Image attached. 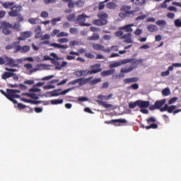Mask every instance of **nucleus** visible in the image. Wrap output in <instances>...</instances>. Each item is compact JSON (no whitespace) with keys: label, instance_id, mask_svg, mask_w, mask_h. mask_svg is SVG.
Returning a JSON list of instances; mask_svg holds the SVG:
<instances>
[{"label":"nucleus","instance_id":"52","mask_svg":"<svg viewBox=\"0 0 181 181\" xmlns=\"http://www.w3.org/2000/svg\"><path fill=\"white\" fill-rule=\"evenodd\" d=\"M54 77V75H50V76L43 77L40 80H41V81H47L48 80H50L51 78H53Z\"/></svg>","mask_w":181,"mask_h":181},{"label":"nucleus","instance_id":"60","mask_svg":"<svg viewBox=\"0 0 181 181\" xmlns=\"http://www.w3.org/2000/svg\"><path fill=\"white\" fill-rule=\"evenodd\" d=\"M129 88H132L133 90H138V88H139V85L138 83H134L130 86Z\"/></svg>","mask_w":181,"mask_h":181},{"label":"nucleus","instance_id":"10","mask_svg":"<svg viewBox=\"0 0 181 181\" xmlns=\"http://www.w3.org/2000/svg\"><path fill=\"white\" fill-rule=\"evenodd\" d=\"M89 69H90V74H97V73H100L103 71V68H101L100 64H95L91 65Z\"/></svg>","mask_w":181,"mask_h":181},{"label":"nucleus","instance_id":"27","mask_svg":"<svg viewBox=\"0 0 181 181\" xmlns=\"http://www.w3.org/2000/svg\"><path fill=\"white\" fill-rule=\"evenodd\" d=\"M147 30L148 32H151V33H153L154 32H156L158 30V26L156 25H150L147 26Z\"/></svg>","mask_w":181,"mask_h":181},{"label":"nucleus","instance_id":"31","mask_svg":"<svg viewBox=\"0 0 181 181\" xmlns=\"http://www.w3.org/2000/svg\"><path fill=\"white\" fill-rule=\"evenodd\" d=\"M132 4L137 5V6H142L145 4V0H130Z\"/></svg>","mask_w":181,"mask_h":181},{"label":"nucleus","instance_id":"38","mask_svg":"<svg viewBox=\"0 0 181 181\" xmlns=\"http://www.w3.org/2000/svg\"><path fill=\"white\" fill-rule=\"evenodd\" d=\"M98 39H100V35L97 33H93L92 36L88 37V40H98Z\"/></svg>","mask_w":181,"mask_h":181},{"label":"nucleus","instance_id":"22","mask_svg":"<svg viewBox=\"0 0 181 181\" xmlns=\"http://www.w3.org/2000/svg\"><path fill=\"white\" fill-rule=\"evenodd\" d=\"M49 46H51L52 47H56L57 49H66L69 48V46H67V45H62L57 44L56 42L50 44Z\"/></svg>","mask_w":181,"mask_h":181},{"label":"nucleus","instance_id":"8","mask_svg":"<svg viewBox=\"0 0 181 181\" xmlns=\"http://www.w3.org/2000/svg\"><path fill=\"white\" fill-rule=\"evenodd\" d=\"M134 60H135V59H124L123 60H122L121 62H117L112 64H110L109 65V69H114L115 67H119V66H122V64H127V63H131L132 62H134Z\"/></svg>","mask_w":181,"mask_h":181},{"label":"nucleus","instance_id":"4","mask_svg":"<svg viewBox=\"0 0 181 181\" xmlns=\"http://www.w3.org/2000/svg\"><path fill=\"white\" fill-rule=\"evenodd\" d=\"M23 10V8H22V6L14 4L11 8V11H8V16H11L12 18L19 16V12H22Z\"/></svg>","mask_w":181,"mask_h":181},{"label":"nucleus","instance_id":"44","mask_svg":"<svg viewBox=\"0 0 181 181\" xmlns=\"http://www.w3.org/2000/svg\"><path fill=\"white\" fill-rule=\"evenodd\" d=\"M40 91H42V90L40 88H36V86H35V85L33 86V87L32 88H30L29 90L30 93H40Z\"/></svg>","mask_w":181,"mask_h":181},{"label":"nucleus","instance_id":"64","mask_svg":"<svg viewBox=\"0 0 181 181\" xmlns=\"http://www.w3.org/2000/svg\"><path fill=\"white\" fill-rule=\"evenodd\" d=\"M166 16L168 18V19H173L175 18V14L173 13H168Z\"/></svg>","mask_w":181,"mask_h":181},{"label":"nucleus","instance_id":"49","mask_svg":"<svg viewBox=\"0 0 181 181\" xmlns=\"http://www.w3.org/2000/svg\"><path fill=\"white\" fill-rule=\"evenodd\" d=\"M81 71L82 76H88V74L91 75V72L90 70L85 69V70H81Z\"/></svg>","mask_w":181,"mask_h":181},{"label":"nucleus","instance_id":"12","mask_svg":"<svg viewBox=\"0 0 181 181\" xmlns=\"http://www.w3.org/2000/svg\"><path fill=\"white\" fill-rule=\"evenodd\" d=\"M176 108V105H170L168 104H165L164 107L160 109V112H165V111H167L168 114H172V112H175V110Z\"/></svg>","mask_w":181,"mask_h":181},{"label":"nucleus","instance_id":"37","mask_svg":"<svg viewBox=\"0 0 181 181\" xmlns=\"http://www.w3.org/2000/svg\"><path fill=\"white\" fill-rule=\"evenodd\" d=\"M98 18H99V19H105L107 21V19H108V14L107 13H99L98 14Z\"/></svg>","mask_w":181,"mask_h":181},{"label":"nucleus","instance_id":"63","mask_svg":"<svg viewBox=\"0 0 181 181\" xmlns=\"http://www.w3.org/2000/svg\"><path fill=\"white\" fill-rule=\"evenodd\" d=\"M59 43H67L69 42L68 38H60L58 40Z\"/></svg>","mask_w":181,"mask_h":181},{"label":"nucleus","instance_id":"11","mask_svg":"<svg viewBox=\"0 0 181 181\" xmlns=\"http://www.w3.org/2000/svg\"><path fill=\"white\" fill-rule=\"evenodd\" d=\"M93 50H100L105 53H110V52H111V49L110 47L105 48L104 45L100 44H93Z\"/></svg>","mask_w":181,"mask_h":181},{"label":"nucleus","instance_id":"48","mask_svg":"<svg viewBox=\"0 0 181 181\" xmlns=\"http://www.w3.org/2000/svg\"><path fill=\"white\" fill-rule=\"evenodd\" d=\"M143 33V30L142 29H140V28H137L136 30H134V34L136 35V36H141V35H142Z\"/></svg>","mask_w":181,"mask_h":181},{"label":"nucleus","instance_id":"33","mask_svg":"<svg viewBox=\"0 0 181 181\" xmlns=\"http://www.w3.org/2000/svg\"><path fill=\"white\" fill-rule=\"evenodd\" d=\"M106 8H107V9H115V8H117V4L113 1L108 2L106 4Z\"/></svg>","mask_w":181,"mask_h":181},{"label":"nucleus","instance_id":"61","mask_svg":"<svg viewBox=\"0 0 181 181\" xmlns=\"http://www.w3.org/2000/svg\"><path fill=\"white\" fill-rule=\"evenodd\" d=\"M69 32L71 35H77V28H71Z\"/></svg>","mask_w":181,"mask_h":181},{"label":"nucleus","instance_id":"14","mask_svg":"<svg viewBox=\"0 0 181 181\" xmlns=\"http://www.w3.org/2000/svg\"><path fill=\"white\" fill-rule=\"evenodd\" d=\"M134 26V23L125 25L124 26L119 28V30H124V32L131 33L134 31V29H132V27Z\"/></svg>","mask_w":181,"mask_h":181},{"label":"nucleus","instance_id":"23","mask_svg":"<svg viewBox=\"0 0 181 181\" xmlns=\"http://www.w3.org/2000/svg\"><path fill=\"white\" fill-rule=\"evenodd\" d=\"M139 80L138 77H133V78H127L124 79V84H128L129 83H136Z\"/></svg>","mask_w":181,"mask_h":181},{"label":"nucleus","instance_id":"46","mask_svg":"<svg viewBox=\"0 0 181 181\" xmlns=\"http://www.w3.org/2000/svg\"><path fill=\"white\" fill-rule=\"evenodd\" d=\"M156 25H158V26H166V21L165 20H159L156 21Z\"/></svg>","mask_w":181,"mask_h":181},{"label":"nucleus","instance_id":"56","mask_svg":"<svg viewBox=\"0 0 181 181\" xmlns=\"http://www.w3.org/2000/svg\"><path fill=\"white\" fill-rule=\"evenodd\" d=\"M50 37L51 36L49 34H45L41 37L40 40H50Z\"/></svg>","mask_w":181,"mask_h":181},{"label":"nucleus","instance_id":"7","mask_svg":"<svg viewBox=\"0 0 181 181\" xmlns=\"http://www.w3.org/2000/svg\"><path fill=\"white\" fill-rule=\"evenodd\" d=\"M86 18H90V16L86 14L78 15L75 22L80 26H90L89 23H86Z\"/></svg>","mask_w":181,"mask_h":181},{"label":"nucleus","instance_id":"53","mask_svg":"<svg viewBox=\"0 0 181 181\" xmlns=\"http://www.w3.org/2000/svg\"><path fill=\"white\" fill-rule=\"evenodd\" d=\"M146 18V15L144 14L141 16H139L135 18L136 22H138V21H144V19Z\"/></svg>","mask_w":181,"mask_h":181},{"label":"nucleus","instance_id":"59","mask_svg":"<svg viewBox=\"0 0 181 181\" xmlns=\"http://www.w3.org/2000/svg\"><path fill=\"white\" fill-rule=\"evenodd\" d=\"M60 33V30L54 29L52 33H51V36L54 37L59 35Z\"/></svg>","mask_w":181,"mask_h":181},{"label":"nucleus","instance_id":"50","mask_svg":"<svg viewBox=\"0 0 181 181\" xmlns=\"http://www.w3.org/2000/svg\"><path fill=\"white\" fill-rule=\"evenodd\" d=\"M174 25L176 26V28H181V20L180 18L176 19L174 21Z\"/></svg>","mask_w":181,"mask_h":181},{"label":"nucleus","instance_id":"6","mask_svg":"<svg viewBox=\"0 0 181 181\" xmlns=\"http://www.w3.org/2000/svg\"><path fill=\"white\" fill-rule=\"evenodd\" d=\"M166 103V99H163L160 100H156L154 105L149 107L150 111H155V110H161L163 105Z\"/></svg>","mask_w":181,"mask_h":181},{"label":"nucleus","instance_id":"32","mask_svg":"<svg viewBox=\"0 0 181 181\" xmlns=\"http://www.w3.org/2000/svg\"><path fill=\"white\" fill-rule=\"evenodd\" d=\"M6 91L8 94V97H10L11 98H21V95L16 94L8 90H6Z\"/></svg>","mask_w":181,"mask_h":181},{"label":"nucleus","instance_id":"19","mask_svg":"<svg viewBox=\"0 0 181 181\" xmlns=\"http://www.w3.org/2000/svg\"><path fill=\"white\" fill-rule=\"evenodd\" d=\"M131 6L124 5L122 6V9L126 13V15H134L135 11H131Z\"/></svg>","mask_w":181,"mask_h":181},{"label":"nucleus","instance_id":"15","mask_svg":"<svg viewBox=\"0 0 181 181\" xmlns=\"http://www.w3.org/2000/svg\"><path fill=\"white\" fill-rule=\"evenodd\" d=\"M107 23H108V21L106 19H95L93 21V24L96 25V26H104Z\"/></svg>","mask_w":181,"mask_h":181},{"label":"nucleus","instance_id":"43","mask_svg":"<svg viewBox=\"0 0 181 181\" xmlns=\"http://www.w3.org/2000/svg\"><path fill=\"white\" fill-rule=\"evenodd\" d=\"M115 36L117 37H122L124 36V31L122 30H119L115 33Z\"/></svg>","mask_w":181,"mask_h":181},{"label":"nucleus","instance_id":"13","mask_svg":"<svg viewBox=\"0 0 181 181\" xmlns=\"http://www.w3.org/2000/svg\"><path fill=\"white\" fill-rule=\"evenodd\" d=\"M119 39H124V43H134V40H132V34L131 33L123 35L119 37Z\"/></svg>","mask_w":181,"mask_h":181},{"label":"nucleus","instance_id":"30","mask_svg":"<svg viewBox=\"0 0 181 181\" xmlns=\"http://www.w3.org/2000/svg\"><path fill=\"white\" fill-rule=\"evenodd\" d=\"M12 76H13V73L12 72H4L1 75V78H3V80H6L7 78H10V77H12Z\"/></svg>","mask_w":181,"mask_h":181},{"label":"nucleus","instance_id":"20","mask_svg":"<svg viewBox=\"0 0 181 181\" xmlns=\"http://www.w3.org/2000/svg\"><path fill=\"white\" fill-rule=\"evenodd\" d=\"M13 49H14V53H18L21 50V41H15L12 42Z\"/></svg>","mask_w":181,"mask_h":181},{"label":"nucleus","instance_id":"18","mask_svg":"<svg viewBox=\"0 0 181 181\" xmlns=\"http://www.w3.org/2000/svg\"><path fill=\"white\" fill-rule=\"evenodd\" d=\"M114 73H115V69H111L109 70H105L103 71L100 73V76L102 77H107L108 76H112V74H114Z\"/></svg>","mask_w":181,"mask_h":181},{"label":"nucleus","instance_id":"45","mask_svg":"<svg viewBox=\"0 0 181 181\" xmlns=\"http://www.w3.org/2000/svg\"><path fill=\"white\" fill-rule=\"evenodd\" d=\"M136 105L138 106V100H136L135 102H130L129 103V108L134 110V108H135V107H136Z\"/></svg>","mask_w":181,"mask_h":181},{"label":"nucleus","instance_id":"26","mask_svg":"<svg viewBox=\"0 0 181 181\" xmlns=\"http://www.w3.org/2000/svg\"><path fill=\"white\" fill-rule=\"evenodd\" d=\"M23 95H26L27 97H29L30 98H33V100H39V96L36 95L35 93H23Z\"/></svg>","mask_w":181,"mask_h":181},{"label":"nucleus","instance_id":"51","mask_svg":"<svg viewBox=\"0 0 181 181\" xmlns=\"http://www.w3.org/2000/svg\"><path fill=\"white\" fill-rule=\"evenodd\" d=\"M54 66H55V69H57V70H62V64H60V62H55L54 63Z\"/></svg>","mask_w":181,"mask_h":181},{"label":"nucleus","instance_id":"62","mask_svg":"<svg viewBox=\"0 0 181 181\" xmlns=\"http://www.w3.org/2000/svg\"><path fill=\"white\" fill-rule=\"evenodd\" d=\"M42 32H39V33H35V39H40V37L42 38Z\"/></svg>","mask_w":181,"mask_h":181},{"label":"nucleus","instance_id":"40","mask_svg":"<svg viewBox=\"0 0 181 181\" xmlns=\"http://www.w3.org/2000/svg\"><path fill=\"white\" fill-rule=\"evenodd\" d=\"M28 22L31 25H36V23H39V18H30L28 19Z\"/></svg>","mask_w":181,"mask_h":181},{"label":"nucleus","instance_id":"9","mask_svg":"<svg viewBox=\"0 0 181 181\" xmlns=\"http://www.w3.org/2000/svg\"><path fill=\"white\" fill-rule=\"evenodd\" d=\"M91 77L84 78H79L78 79H74V81L69 83V84L74 85L76 84V83H79L80 86H84L85 84H87L91 80Z\"/></svg>","mask_w":181,"mask_h":181},{"label":"nucleus","instance_id":"24","mask_svg":"<svg viewBox=\"0 0 181 181\" xmlns=\"http://www.w3.org/2000/svg\"><path fill=\"white\" fill-rule=\"evenodd\" d=\"M135 66H129V68L124 67L120 69V73L125 74V73H131V71H134Z\"/></svg>","mask_w":181,"mask_h":181},{"label":"nucleus","instance_id":"1","mask_svg":"<svg viewBox=\"0 0 181 181\" xmlns=\"http://www.w3.org/2000/svg\"><path fill=\"white\" fill-rule=\"evenodd\" d=\"M74 88H70L64 90L61 93L59 92L62 91V88L54 90L52 91H49L46 93V97H59V95H66L67 93H69V91H71V90H74Z\"/></svg>","mask_w":181,"mask_h":181},{"label":"nucleus","instance_id":"36","mask_svg":"<svg viewBox=\"0 0 181 181\" xmlns=\"http://www.w3.org/2000/svg\"><path fill=\"white\" fill-rule=\"evenodd\" d=\"M132 66H134L135 69L136 68V66H138V64L140 63V64H142L144 63V59H134L133 61H132Z\"/></svg>","mask_w":181,"mask_h":181},{"label":"nucleus","instance_id":"5","mask_svg":"<svg viewBox=\"0 0 181 181\" xmlns=\"http://www.w3.org/2000/svg\"><path fill=\"white\" fill-rule=\"evenodd\" d=\"M1 25L3 28L2 33H4V35H12V30H11L12 29V25H11V23L6 21H2L1 23Z\"/></svg>","mask_w":181,"mask_h":181},{"label":"nucleus","instance_id":"42","mask_svg":"<svg viewBox=\"0 0 181 181\" xmlns=\"http://www.w3.org/2000/svg\"><path fill=\"white\" fill-rule=\"evenodd\" d=\"M75 5L78 6V8H83V6H84V0H78L75 3Z\"/></svg>","mask_w":181,"mask_h":181},{"label":"nucleus","instance_id":"58","mask_svg":"<svg viewBox=\"0 0 181 181\" xmlns=\"http://www.w3.org/2000/svg\"><path fill=\"white\" fill-rule=\"evenodd\" d=\"M57 2V0H44V3L46 5H49L50 4H56Z\"/></svg>","mask_w":181,"mask_h":181},{"label":"nucleus","instance_id":"55","mask_svg":"<svg viewBox=\"0 0 181 181\" xmlns=\"http://www.w3.org/2000/svg\"><path fill=\"white\" fill-rule=\"evenodd\" d=\"M53 88H56V86H54L53 85H46V86H43L44 90H52Z\"/></svg>","mask_w":181,"mask_h":181},{"label":"nucleus","instance_id":"2","mask_svg":"<svg viewBox=\"0 0 181 181\" xmlns=\"http://www.w3.org/2000/svg\"><path fill=\"white\" fill-rule=\"evenodd\" d=\"M6 64V66H11L12 67H18L16 61L12 58H9L6 55L0 57V65Z\"/></svg>","mask_w":181,"mask_h":181},{"label":"nucleus","instance_id":"28","mask_svg":"<svg viewBox=\"0 0 181 181\" xmlns=\"http://www.w3.org/2000/svg\"><path fill=\"white\" fill-rule=\"evenodd\" d=\"M29 50H30V46H29V45H23V47L21 46L19 52L21 53H26V52H29Z\"/></svg>","mask_w":181,"mask_h":181},{"label":"nucleus","instance_id":"25","mask_svg":"<svg viewBox=\"0 0 181 181\" xmlns=\"http://www.w3.org/2000/svg\"><path fill=\"white\" fill-rule=\"evenodd\" d=\"M21 36H23V38L26 40V39L32 37L31 31H24L21 33Z\"/></svg>","mask_w":181,"mask_h":181},{"label":"nucleus","instance_id":"16","mask_svg":"<svg viewBox=\"0 0 181 181\" xmlns=\"http://www.w3.org/2000/svg\"><path fill=\"white\" fill-rule=\"evenodd\" d=\"M118 122L119 124H127L128 122L125 119H112L111 121H105V124H116Z\"/></svg>","mask_w":181,"mask_h":181},{"label":"nucleus","instance_id":"29","mask_svg":"<svg viewBox=\"0 0 181 181\" xmlns=\"http://www.w3.org/2000/svg\"><path fill=\"white\" fill-rule=\"evenodd\" d=\"M98 103L100 105H102V107H104V108H111L112 107V105L107 104L106 102L102 101V100H98Z\"/></svg>","mask_w":181,"mask_h":181},{"label":"nucleus","instance_id":"21","mask_svg":"<svg viewBox=\"0 0 181 181\" xmlns=\"http://www.w3.org/2000/svg\"><path fill=\"white\" fill-rule=\"evenodd\" d=\"M1 5L4 9H12L13 8V6L15 5V2L13 1H8V2H4L1 3Z\"/></svg>","mask_w":181,"mask_h":181},{"label":"nucleus","instance_id":"39","mask_svg":"<svg viewBox=\"0 0 181 181\" xmlns=\"http://www.w3.org/2000/svg\"><path fill=\"white\" fill-rule=\"evenodd\" d=\"M162 94L164 97H168V95H170V89L169 88H165L162 90Z\"/></svg>","mask_w":181,"mask_h":181},{"label":"nucleus","instance_id":"17","mask_svg":"<svg viewBox=\"0 0 181 181\" xmlns=\"http://www.w3.org/2000/svg\"><path fill=\"white\" fill-rule=\"evenodd\" d=\"M138 104V107H139V108H148V107H149V101L148 100H139L137 102Z\"/></svg>","mask_w":181,"mask_h":181},{"label":"nucleus","instance_id":"41","mask_svg":"<svg viewBox=\"0 0 181 181\" xmlns=\"http://www.w3.org/2000/svg\"><path fill=\"white\" fill-rule=\"evenodd\" d=\"M66 19L69 22H73V21H74V19H76V14L71 13V14L68 15L66 16Z\"/></svg>","mask_w":181,"mask_h":181},{"label":"nucleus","instance_id":"57","mask_svg":"<svg viewBox=\"0 0 181 181\" xmlns=\"http://www.w3.org/2000/svg\"><path fill=\"white\" fill-rule=\"evenodd\" d=\"M24 84H28V86H33V84H35V81L25 80V81H24Z\"/></svg>","mask_w":181,"mask_h":181},{"label":"nucleus","instance_id":"47","mask_svg":"<svg viewBox=\"0 0 181 181\" xmlns=\"http://www.w3.org/2000/svg\"><path fill=\"white\" fill-rule=\"evenodd\" d=\"M67 36H69V33L62 31L57 35V37H67Z\"/></svg>","mask_w":181,"mask_h":181},{"label":"nucleus","instance_id":"54","mask_svg":"<svg viewBox=\"0 0 181 181\" xmlns=\"http://www.w3.org/2000/svg\"><path fill=\"white\" fill-rule=\"evenodd\" d=\"M105 2L104 1H101L98 4V9L99 11H103V9H104V8H105Z\"/></svg>","mask_w":181,"mask_h":181},{"label":"nucleus","instance_id":"34","mask_svg":"<svg viewBox=\"0 0 181 181\" xmlns=\"http://www.w3.org/2000/svg\"><path fill=\"white\" fill-rule=\"evenodd\" d=\"M52 105H57V104H63V99H55L50 100Z\"/></svg>","mask_w":181,"mask_h":181},{"label":"nucleus","instance_id":"3","mask_svg":"<svg viewBox=\"0 0 181 181\" xmlns=\"http://www.w3.org/2000/svg\"><path fill=\"white\" fill-rule=\"evenodd\" d=\"M146 122L149 126L145 127L144 124H141L140 127L143 128L144 129V128H146V129H158V124L154 123L156 122V119L155 117H148L146 119Z\"/></svg>","mask_w":181,"mask_h":181},{"label":"nucleus","instance_id":"35","mask_svg":"<svg viewBox=\"0 0 181 181\" xmlns=\"http://www.w3.org/2000/svg\"><path fill=\"white\" fill-rule=\"evenodd\" d=\"M90 86H95V84H98V83H101V78H97L88 82Z\"/></svg>","mask_w":181,"mask_h":181}]
</instances>
